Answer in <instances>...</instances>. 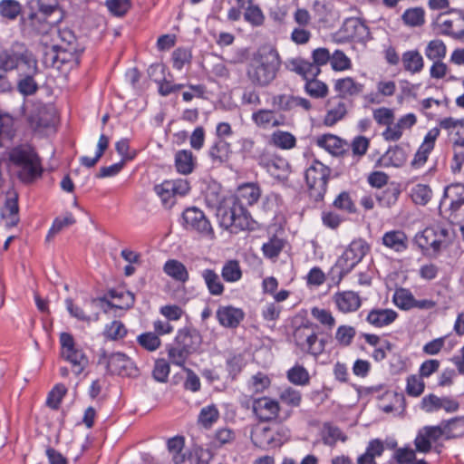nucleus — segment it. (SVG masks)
I'll return each instance as SVG.
<instances>
[{
  "instance_id": "nucleus-49",
  "label": "nucleus",
  "mask_w": 464,
  "mask_h": 464,
  "mask_svg": "<svg viewBox=\"0 0 464 464\" xmlns=\"http://www.w3.org/2000/svg\"><path fill=\"white\" fill-rule=\"evenodd\" d=\"M350 28H353V33L350 34V37H352L353 41L364 43L367 39H369V29L367 25L360 19L350 17Z\"/></svg>"
},
{
  "instance_id": "nucleus-42",
  "label": "nucleus",
  "mask_w": 464,
  "mask_h": 464,
  "mask_svg": "<svg viewBox=\"0 0 464 464\" xmlns=\"http://www.w3.org/2000/svg\"><path fill=\"white\" fill-rule=\"evenodd\" d=\"M270 385L269 377L263 373L257 372L250 377L247 382V390L252 394H257L263 392Z\"/></svg>"
},
{
  "instance_id": "nucleus-64",
  "label": "nucleus",
  "mask_w": 464,
  "mask_h": 464,
  "mask_svg": "<svg viewBox=\"0 0 464 464\" xmlns=\"http://www.w3.org/2000/svg\"><path fill=\"white\" fill-rule=\"evenodd\" d=\"M279 398L282 402L292 407L299 406L302 400L300 392L292 387L282 390Z\"/></svg>"
},
{
  "instance_id": "nucleus-26",
  "label": "nucleus",
  "mask_w": 464,
  "mask_h": 464,
  "mask_svg": "<svg viewBox=\"0 0 464 464\" xmlns=\"http://www.w3.org/2000/svg\"><path fill=\"white\" fill-rule=\"evenodd\" d=\"M201 277L207 286L208 293L214 296H220L225 291V286L218 276L213 269L207 268L200 272Z\"/></svg>"
},
{
  "instance_id": "nucleus-13",
  "label": "nucleus",
  "mask_w": 464,
  "mask_h": 464,
  "mask_svg": "<svg viewBox=\"0 0 464 464\" xmlns=\"http://www.w3.org/2000/svg\"><path fill=\"white\" fill-rule=\"evenodd\" d=\"M186 229L195 231L205 237L213 236V228L203 211L198 208H187L182 215Z\"/></svg>"
},
{
  "instance_id": "nucleus-43",
  "label": "nucleus",
  "mask_w": 464,
  "mask_h": 464,
  "mask_svg": "<svg viewBox=\"0 0 464 464\" xmlns=\"http://www.w3.org/2000/svg\"><path fill=\"white\" fill-rule=\"evenodd\" d=\"M425 55L429 60L440 61L446 55V45L442 40L434 39L428 43Z\"/></svg>"
},
{
  "instance_id": "nucleus-32",
  "label": "nucleus",
  "mask_w": 464,
  "mask_h": 464,
  "mask_svg": "<svg viewBox=\"0 0 464 464\" xmlns=\"http://www.w3.org/2000/svg\"><path fill=\"white\" fill-rule=\"evenodd\" d=\"M175 167L179 173L188 175L195 167V157L188 150H181L175 154Z\"/></svg>"
},
{
  "instance_id": "nucleus-23",
  "label": "nucleus",
  "mask_w": 464,
  "mask_h": 464,
  "mask_svg": "<svg viewBox=\"0 0 464 464\" xmlns=\"http://www.w3.org/2000/svg\"><path fill=\"white\" fill-rule=\"evenodd\" d=\"M285 67L287 70L302 76L305 81L310 78H316L321 72V69L317 68L316 65L300 57L287 60Z\"/></svg>"
},
{
  "instance_id": "nucleus-14",
  "label": "nucleus",
  "mask_w": 464,
  "mask_h": 464,
  "mask_svg": "<svg viewBox=\"0 0 464 464\" xmlns=\"http://www.w3.org/2000/svg\"><path fill=\"white\" fill-rule=\"evenodd\" d=\"M346 79H339L335 82L334 89L339 92L340 96L333 98L330 103L333 108L329 110L324 118V123L328 126H332L341 120L346 113V101L343 96L345 92Z\"/></svg>"
},
{
  "instance_id": "nucleus-31",
  "label": "nucleus",
  "mask_w": 464,
  "mask_h": 464,
  "mask_svg": "<svg viewBox=\"0 0 464 464\" xmlns=\"http://www.w3.org/2000/svg\"><path fill=\"white\" fill-rule=\"evenodd\" d=\"M382 243L396 252H401L407 248V237L401 230H392L383 235Z\"/></svg>"
},
{
  "instance_id": "nucleus-61",
  "label": "nucleus",
  "mask_w": 464,
  "mask_h": 464,
  "mask_svg": "<svg viewBox=\"0 0 464 464\" xmlns=\"http://www.w3.org/2000/svg\"><path fill=\"white\" fill-rule=\"evenodd\" d=\"M65 306L70 315L80 321L89 323L92 320L97 321L99 319L98 314H95L93 318H92L90 315H87L80 306L73 304V301L71 298L65 299Z\"/></svg>"
},
{
  "instance_id": "nucleus-38",
  "label": "nucleus",
  "mask_w": 464,
  "mask_h": 464,
  "mask_svg": "<svg viewBox=\"0 0 464 464\" xmlns=\"http://www.w3.org/2000/svg\"><path fill=\"white\" fill-rule=\"evenodd\" d=\"M22 5L17 0H1L0 16L7 21H14L22 14Z\"/></svg>"
},
{
  "instance_id": "nucleus-2",
  "label": "nucleus",
  "mask_w": 464,
  "mask_h": 464,
  "mask_svg": "<svg viewBox=\"0 0 464 464\" xmlns=\"http://www.w3.org/2000/svg\"><path fill=\"white\" fill-rule=\"evenodd\" d=\"M281 67V59L276 50L272 48L259 50L246 69L248 81L256 87L269 86L277 77Z\"/></svg>"
},
{
  "instance_id": "nucleus-24",
  "label": "nucleus",
  "mask_w": 464,
  "mask_h": 464,
  "mask_svg": "<svg viewBox=\"0 0 464 464\" xmlns=\"http://www.w3.org/2000/svg\"><path fill=\"white\" fill-rule=\"evenodd\" d=\"M252 121L259 128L270 129L280 126L282 119L277 118L274 110L260 109L251 115Z\"/></svg>"
},
{
  "instance_id": "nucleus-28",
  "label": "nucleus",
  "mask_w": 464,
  "mask_h": 464,
  "mask_svg": "<svg viewBox=\"0 0 464 464\" xmlns=\"http://www.w3.org/2000/svg\"><path fill=\"white\" fill-rule=\"evenodd\" d=\"M231 153V145L224 139H218L208 150L212 161L219 164L227 162Z\"/></svg>"
},
{
  "instance_id": "nucleus-4",
  "label": "nucleus",
  "mask_w": 464,
  "mask_h": 464,
  "mask_svg": "<svg viewBox=\"0 0 464 464\" xmlns=\"http://www.w3.org/2000/svg\"><path fill=\"white\" fill-rule=\"evenodd\" d=\"M0 69L3 72L16 69L20 73H36L38 68L33 53L24 44L16 42L0 51Z\"/></svg>"
},
{
  "instance_id": "nucleus-50",
  "label": "nucleus",
  "mask_w": 464,
  "mask_h": 464,
  "mask_svg": "<svg viewBox=\"0 0 464 464\" xmlns=\"http://www.w3.org/2000/svg\"><path fill=\"white\" fill-rule=\"evenodd\" d=\"M304 91L311 97L320 99L327 95L328 88L324 82L315 78H310L306 80Z\"/></svg>"
},
{
  "instance_id": "nucleus-53",
  "label": "nucleus",
  "mask_w": 464,
  "mask_h": 464,
  "mask_svg": "<svg viewBox=\"0 0 464 464\" xmlns=\"http://www.w3.org/2000/svg\"><path fill=\"white\" fill-rule=\"evenodd\" d=\"M372 117L379 125L390 128L393 125L394 111L392 109L381 107L373 111Z\"/></svg>"
},
{
  "instance_id": "nucleus-45",
  "label": "nucleus",
  "mask_w": 464,
  "mask_h": 464,
  "mask_svg": "<svg viewBox=\"0 0 464 464\" xmlns=\"http://www.w3.org/2000/svg\"><path fill=\"white\" fill-rule=\"evenodd\" d=\"M407 157L404 150L399 146L390 148L383 156L385 165L401 167L406 162Z\"/></svg>"
},
{
  "instance_id": "nucleus-16",
  "label": "nucleus",
  "mask_w": 464,
  "mask_h": 464,
  "mask_svg": "<svg viewBox=\"0 0 464 464\" xmlns=\"http://www.w3.org/2000/svg\"><path fill=\"white\" fill-rule=\"evenodd\" d=\"M448 235L446 229L439 228H426L422 232L415 236V243L422 250H429L432 248L434 251L440 250L443 244V238Z\"/></svg>"
},
{
  "instance_id": "nucleus-8",
  "label": "nucleus",
  "mask_w": 464,
  "mask_h": 464,
  "mask_svg": "<svg viewBox=\"0 0 464 464\" xmlns=\"http://www.w3.org/2000/svg\"><path fill=\"white\" fill-rule=\"evenodd\" d=\"M60 343L62 358L72 365L75 375L81 374L89 363L84 351L76 344L72 335L69 333L60 334Z\"/></svg>"
},
{
  "instance_id": "nucleus-46",
  "label": "nucleus",
  "mask_w": 464,
  "mask_h": 464,
  "mask_svg": "<svg viewBox=\"0 0 464 464\" xmlns=\"http://www.w3.org/2000/svg\"><path fill=\"white\" fill-rule=\"evenodd\" d=\"M248 5L246 7L244 13L245 20L253 26H260L264 24L265 15L260 7L252 3V0L247 1Z\"/></svg>"
},
{
  "instance_id": "nucleus-12",
  "label": "nucleus",
  "mask_w": 464,
  "mask_h": 464,
  "mask_svg": "<svg viewBox=\"0 0 464 464\" xmlns=\"http://www.w3.org/2000/svg\"><path fill=\"white\" fill-rule=\"evenodd\" d=\"M436 23L442 34L460 39L464 37V14L451 9L438 14Z\"/></svg>"
},
{
  "instance_id": "nucleus-7",
  "label": "nucleus",
  "mask_w": 464,
  "mask_h": 464,
  "mask_svg": "<svg viewBox=\"0 0 464 464\" xmlns=\"http://www.w3.org/2000/svg\"><path fill=\"white\" fill-rule=\"evenodd\" d=\"M319 327L312 323L304 324L295 328L293 337L295 345L304 353L312 355L321 354L324 350V342L318 338Z\"/></svg>"
},
{
  "instance_id": "nucleus-51",
  "label": "nucleus",
  "mask_w": 464,
  "mask_h": 464,
  "mask_svg": "<svg viewBox=\"0 0 464 464\" xmlns=\"http://www.w3.org/2000/svg\"><path fill=\"white\" fill-rule=\"evenodd\" d=\"M272 106L277 111H290L295 109V96L290 94H276L271 99Z\"/></svg>"
},
{
  "instance_id": "nucleus-19",
  "label": "nucleus",
  "mask_w": 464,
  "mask_h": 464,
  "mask_svg": "<svg viewBox=\"0 0 464 464\" xmlns=\"http://www.w3.org/2000/svg\"><path fill=\"white\" fill-rule=\"evenodd\" d=\"M464 205V185L451 184L448 186L440 203V208H449L452 212L458 211Z\"/></svg>"
},
{
  "instance_id": "nucleus-25",
  "label": "nucleus",
  "mask_w": 464,
  "mask_h": 464,
  "mask_svg": "<svg viewBox=\"0 0 464 464\" xmlns=\"http://www.w3.org/2000/svg\"><path fill=\"white\" fill-rule=\"evenodd\" d=\"M29 121L34 128H47L54 124L55 114L53 109L40 106L35 113L29 116Z\"/></svg>"
},
{
  "instance_id": "nucleus-3",
  "label": "nucleus",
  "mask_w": 464,
  "mask_h": 464,
  "mask_svg": "<svg viewBox=\"0 0 464 464\" xmlns=\"http://www.w3.org/2000/svg\"><path fill=\"white\" fill-rule=\"evenodd\" d=\"M9 160L22 182L30 183L42 174L40 160L29 146L14 148L9 152Z\"/></svg>"
},
{
  "instance_id": "nucleus-37",
  "label": "nucleus",
  "mask_w": 464,
  "mask_h": 464,
  "mask_svg": "<svg viewBox=\"0 0 464 464\" xmlns=\"http://www.w3.org/2000/svg\"><path fill=\"white\" fill-rule=\"evenodd\" d=\"M18 196L15 192H9L2 209V217L10 219V224L15 225L18 221Z\"/></svg>"
},
{
  "instance_id": "nucleus-22",
  "label": "nucleus",
  "mask_w": 464,
  "mask_h": 464,
  "mask_svg": "<svg viewBox=\"0 0 464 464\" xmlns=\"http://www.w3.org/2000/svg\"><path fill=\"white\" fill-rule=\"evenodd\" d=\"M174 343L191 354L200 346L201 336L197 330L183 328L178 331Z\"/></svg>"
},
{
  "instance_id": "nucleus-47",
  "label": "nucleus",
  "mask_w": 464,
  "mask_h": 464,
  "mask_svg": "<svg viewBox=\"0 0 464 464\" xmlns=\"http://www.w3.org/2000/svg\"><path fill=\"white\" fill-rule=\"evenodd\" d=\"M411 197L414 203L424 206L430 200L432 191L428 185L420 183L411 188Z\"/></svg>"
},
{
  "instance_id": "nucleus-30",
  "label": "nucleus",
  "mask_w": 464,
  "mask_h": 464,
  "mask_svg": "<svg viewBox=\"0 0 464 464\" xmlns=\"http://www.w3.org/2000/svg\"><path fill=\"white\" fill-rule=\"evenodd\" d=\"M163 271L167 276L180 283H186L189 277L186 266L176 259H169L163 266Z\"/></svg>"
},
{
  "instance_id": "nucleus-40",
  "label": "nucleus",
  "mask_w": 464,
  "mask_h": 464,
  "mask_svg": "<svg viewBox=\"0 0 464 464\" xmlns=\"http://www.w3.org/2000/svg\"><path fill=\"white\" fill-rule=\"evenodd\" d=\"M222 278L227 283H236L242 277V270L237 260L226 262L221 269Z\"/></svg>"
},
{
  "instance_id": "nucleus-21",
  "label": "nucleus",
  "mask_w": 464,
  "mask_h": 464,
  "mask_svg": "<svg viewBox=\"0 0 464 464\" xmlns=\"http://www.w3.org/2000/svg\"><path fill=\"white\" fill-rule=\"evenodd\" d=\"M220 325L226 328H237L245 317L242 309L232 305L219 306L216 313Z\"/></svg>"
},
{
  "instance_id": "nucleus-63",
  "label": "nucleus",
  "mask_w": 464,
  "mask_h": 464,
  "mask_svg": "<svg viewBox=\"0 0 464 464\" xmlns=\"http://www.w3.org/2000/svg\"><path fill=\"white\" fill-rule=\"evenodd\" d=\"M191 53L186 48H178L172 53L173 67L179 71L191 62Z\"/></svg>"
},
{
  "instance_id": "nucleus-60",
  "label": "nucleus",
  "mask_w": 464,
  "mask_h": 464,
  "mask_svg": "<svg viewBox=\"0 0 464 464\" xmlns=\"http://www.w3.org/2000/svg\"><path fill=\"white\" fill-rule=\"evenodd\" d=\"M368 249L369 247L364 240H353L350 244V254H353V256H350L352 266H354L355 264L360 262L367 253Z\"/></svg>"
},
{
  "instance_id": "nucleus-17",
  "label": "nucleus",
  "mask_w": 464,
  "mask_h": 464,
  "mask_svg": "<svg viewBox=\"0 0 464 464\" xmlns=\"http://www.w3.org/2000/svg\"><path fill=\"white\" fill-rule=\"evenodd\" d=\"M440 130L439 128L430 129L424 137V140L419 147L417 152L411 160V166L415 169L422 167L435 146V141L440 136Z\"/></svg>"
},
{
  "instance_id": "nucleus-27",
  "label": "nucleus",
  "mask_w": 464,
  "mask_h": 464,
  "mask_svg": "<svg viewBox=\"0 0 464 464\" xmlns=\"http://www.w3.org/2000/svg\"><path fill=\"white\" fill-rule=\"evenodd\" d=\"M397 316L392 309H375L368 314L367 321L375 327H383L393 323Z\"/></svg>"
},
{
  "instance_id": "nucleus-52",
  "label": "nucleus",
  "mask_w": 464,
  "mask_h": 464,
  "mask_svg": "<svg viewBox=\"0 0 464 464\" xmlns=\"http://www.w3.org/2000/svg\"><path fill=\"white\" fill-rule=\"evenodd\" d=\"M127 334L125 325L118 320H114L111 323L106 324L103 334L110 340L122 339Z\"/></svg>"
},
{
  "instance_id": "nucleus-55",
  "label": "nucleus",
  "mask_w": 464,
  "mask_h": 464,
  "mask_svg": "<svg viewBox=\"0 0 464 464\" xmlns=\"http://www.w3.org/2000/svg\"><path fill=\"white\" fill-rule=\"evenodd\" d=\"M219 417V412L214 405H209L201 409L198 421L205 428H210Z\"/></svg>"
},
{
  "instance_id": "nucleus-34",
  "label": "nucleus",
  "mask_w": 464,
  "mask_h": 464,
  "mask_svg": "<svg viewBox=\"0 0 464 464\" xmlns=\"http://www.w3.org/2000/svg\"><path fill=\"white\" fill-rule=\"evenodd\" d=\"M401 62L403 68L411 72H420L424 66V62L421 54L416 50L407 51L402 54Z\"/></svg>"
},
{
  "instance_id": "nucleus-36",
  "label": "nucleus",
  "mask_w": 464,
  "mask_h": 464,
  "mask_svg": "<svg viewBox=\"0 0 464 464\" xmlns=\"http://www.w3.org/2000/svg\"><path fill=\"white\" fill-rule=\"evenodd\" d=\"M322 439L324 444L333 446L337 441H345L346 435L333 423H324L322 428Z\"/></svg>"
},
{
  "instance_id": "nucleus-6",
  "label": "nucleus",
  "mask_w": 464,
  "mask_h": 464,
  "mask_svg": "<svg viewBox=\"0 0 464 464\" xmlns=\"http://www.w3.org/2000/svg\"><path fill=\"white\" fill-rule=\"evenodd\" d=\"M98 364L104 366L107 373L134 377L138 375V368L133 361L122 353H108L102 349L99 352Z\"/></svg>"
},
{
  "instance_id": "nucleus-58",
  "label": "nucleus",
  "mask_w": 464,
  "mask_h": 464,
  "mask_svg": "<svg viewBox=\"0 0 464 464\" xmlns=\"http://www.w3.org/2000/svg\"><path fill=\"white\" fill-rule=\"evenodd\" d=\"M268 173L277 179L284 178L287 172L288 164L285 160H270L266 164Z\"/></svg>"
},
{
  "instance_id": "nucleus-41",
  "label": "nucleus",
  "mask_w": 464,
  "mask_h": 464,
  "mask_svg": "<svg viewBox=\"0 0 464 464\" xmlns=\"http://www.w3.org/2000/svg\"><path fill=\"white\" fill-rule=\"evenodd\" d=\"M13 118L7 114L0 113V147L6 145L14 137Z\"/></svg>"
},
{
  "instance_id": "nucleus-15",
  "label": "nucleus",
  "mask_w": 464,
  "mask_h": 464,
  "mask_svg": "<svg viewBox=\"0 0 464 464\" xmlns=\"http://www.w3.org/2000/svg\"><path fill=\"white\" fill-rule=\"evenodd\" d=\"M445 433L446 431L440 426H425L421 428L419 430L414 440L416 451L428 453L430 451L432 444L445 436Z\"/></svg>"
},
{
  "instance_id": "nucleus-20",
  "label": "nucleus",
  "mask_w": 464,
  "mask_h": 464,
  "mask_svg": "<svg viewBox=\"0 0 464 464\" xmlns=\"http://www.w3.org/2000/svg\"><path fill=\"white\" fill-rule=\"evenodd\" d=\"M280 411L278 402L268 397L256 399L253 401V411L261 420H275Z\"/></svg>"
},
{
  "instance_id": "nucleus-57",
  "label": "nucleus",
  "mask_w": 464,
  "mask_h": 464,
  "mask_svg": "<svg viewBox=\"0 0 464 464\" xmlns=\"http://www.w3.org/2000/svg\"><path fill=\"white\" fill-rule=\"evenodd\" d=\"M272 141L278 148L289 150L295 146L296 140L289 132L276 131L272 135Z\"/></svg>"
},
{
  "instance_id": "nucleus-9",
  "label": "nucleus",
  "mask_w": 464,
  "mask_h": 464,
  "mask_svg": "<svg viewBox=\"0 0 464 464\" xmlns=\"http://www.w3.org/2000/svg\"><path fill=\"white\" fill-rule=\"evenodd\" d=\"M59 37L62 44L53 45V51L55 54L53 56V63H73L75 65L80 63V54L82 49L78 48L76 37L74 34L69 29H63L59 31Z\"/></svg>"
},
{
  "instance_id": "nucleus-29",
  "label": "nucleus",
  "mask_w": 464,
  "mask_h": 464,
  "mask_svg": "<svg viewBox=\"0 0 464 464\" xmlns=\"http://www.w3.org/2000/svg\"><path fill=\"white\" fill-rule=\"evenodd\" d=\"M316 143L334 156L342 155L345 150V141L332 134L319 137Z\"/></svg>"
},
{
  "instance_id": "nucleus-1",
  "label": "nucleus",
  "mask_w": 464,
  "mask_h": 464,
  "mask_svg": "<svg viewBox=\"0 0 464 464\" xmlns=\"http://www.w3.org/2000/svg\"><path fill=\"white\" fill-rule=\"evenodd\" d=\"M260 197L259 188L254 184L240 186L235 196L227 198L218 209L219 224L232 233L254 228V221L246 206L253 205Z\"/></svg>"
},
{
  "instance_id": "nucleus-54",
  "label": "nucleus",
  "mask_w": 464,
  "mask_h": 464,
  "mask_svg": "<svg viewBox=\"0 0 464 464\" xmlns=\"http://www.w3.org/2000/svg\"><path fill=\"white\" fill-rule=\"evenodd\" d=\"M190 355L189 353L182 349L180 346L173 343L169 348H168V356L171 363L182 366L184 368V364Z\"/></svg>"
},
{
  "instance_id": "nucleus-5",
  "label": "nucleus",
  "mask_w": 464,
  "mask_h": 464,
  "mask_svg": "<svg viewBox=\"0 0 464 464\" xmlns=\"http://www.w3.org/2000/svg\"><path fill=\"white\" fill-rule=\"evenodd\" d=\"M331 169L319 160H313L304 172L310 197L315 201L324 198Z\"/></svg>"
},
{
  "instance_id": "nucleus-39",
  "label": "nucleus",
  "mask_w": 464,
  "mask_h": 464,
  "mask_svg": "<svg viewBox=\"0 0 464 464\" xmlns=\"http://www.w3.org/2000/svg\"><path fill=\"white\" fill-rule=\"evenodd\" d=\"M414 299L415 297L412 293L403 287L396 289L392 296L394 304L398 308L405 311L413 309Z\"/></svg>"
},
{
  "instance_id": "nucleus-48",
  "label": "nucleus",
  "mask_w": 464,
  "mask_h": 464,
  "mask_svg": "<svg viewBox=\"0 0 464 464\" xmlns=\"http://www.w3.org/2000/svg\"><path fill=\"white\" fill-rule=\"evenodd\" d=\"M285 247V240L277 237H273L263 244L262 251L266 258H276Z\"/></svg>"
},
{
  "instance_id": "nucleus-44",
  "label": "nucleus",
  "mask_w": 464,
  "mask_h": 464,
  "mask_svg": "<svg viewBox=\"0 0 464 464\" xmlns=\"http://www.w3.org/2000/svg\"><path fill=\"white\" fill-rule=\"evenodd\" d=\"M288 381L295 385L304 386L308 384L310 375L308 371L302 365L296 364L287 371Z\"/></svg>"
},
{
  "instance_id": "nucleus-56",
  "label": "nucleus",
  "mask_w": 464,
  "mask_h": 464,
  "mask_svg": "<svg viewBox=\"0 0 464 464\" xmlns=\"http://www.w3.org/2000/svg\"><path fill=\"white\" fill-rule=\"evenodd\" d=\"M138 343L149 352H154L160 346V339L151 332L144 333L137 337Z\"/></svg>"
},
{
  "instance_id": "nucleus-33",
  "label": "nucleus",
  "mask_w": 464,
  "mask_h": 464,
  "mask_svg": "<svg viewBox=\"0 0 464 464\" xmlns=\"http://www.w3.org/2000/svg\"><path fill=\"white\" fill-rule=\"evenodd\" d=\"M404 25L408 27H421L425 20V11L422 7L407 8L401 16Z\"/></svg>"
},
{
  "instance_id": "nucleus-11",
  "label": "nucleus",
  "mask_w": 464,
  "mask_h": 464,
  "mask_svg": "<svg viewBox=\"0 0 464 464\" xmlns=\"http://www.w3.org/2000/svg\"><path fill=\"white\" fill-rule=\"evenodd\" d=\"M287 430L280 428L276 430L269 426L257 424L251 431L252 442L262 449L280 447L287 439Z\"/></svg>"
},
{
  "instance_id": "nucleus-35",
  "label": "nucleus",
  "mask_w": 464,
  "mask_h": 464,
  "mask_svg": "<svg viewBox=\"0 0 464 464\" xmlns=\"http://www.w3.org/2000/svg\"><path fill=\"white\" fill-rule=\"evenodd\" d=\"M168 450L175 464H183L187 461V453L184 450L183 437H173L168 440Z\"/></svg>"
},
{
  "instance_id": "nucleus-59",
  "label": "nucleus",
  "mask_w": 464,
  "mask_h": 464,
  "mask_svg": "<svg viewBox=\"0 0 464 464\" xmlns=\"http://www.w3.org/2000/svg\"><path fill=\"white\" fill-rule=\"evenodd\" d=\"M105 5L109 12L118 17L123 16L130 8V0H106Z\"/></svg>"
},
{
  "instance_id": "nucleus-62",
  "label": "nucleus",
  "mask_w": 464,
  "mask_h": 464,
  "mask_svg": "<svg viewBox=\"0 0 464 464\" xmlns=\"http://www.w3.org/2000/svg\"><path fill=\"white\" fill-rule=\"evenodd\" d=\"M443 430L446 431L444 434L447 439L459 437L464 434V419L456 418L449 422L443 427Z\"/></svg>"
},
{
  "instance_id": "nucleus-10",
  "label": "nucleus",
  "mask_w": 464,
  "mask_h": 464,
  "mask_svg": "<svg viewBox=\"0 0 464 464\" xmlns=\"http://www.w3.org/2000/svg\"><path fill=\"white\" fill-rule=\"evenodd\" d=\"M189 190V183L185 179L164 180L154 186V192L167 208L173 207L177 198L186 196Z\"/></svg>"
},
{
  "instance_id": "nucleus-18",
  "label": "nucleus",
  "mask_w": 464,
  "mask_h": 464,
  "mask_svg": "<svg viewBox=\"0 0 464 464\" xmlns=\"http://www.w3.org/2000/svg\"><path fill=\"white\" fill-rule=\"evenodd\" d=\"M416 123V115L411 112L407 113L401 116L392 126L386 128L382 135L387 141H397L402 137L405 130H411Z\"/></svg>"
}]
</instances>
